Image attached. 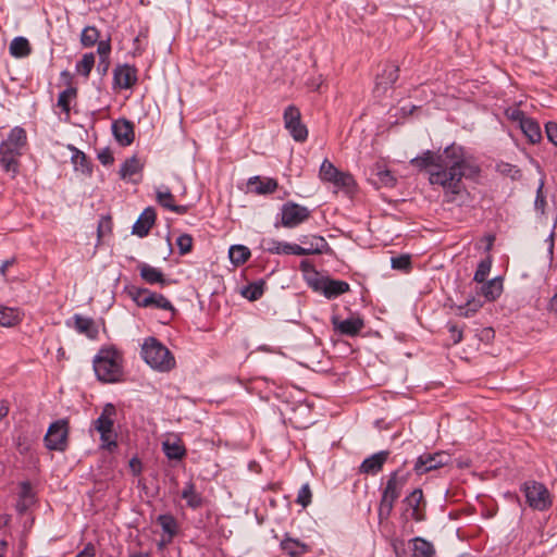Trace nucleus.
<instances>
[{
    "mask_svg": "<svg viewBox=\"0 0 557 557\" xmlns=\"http://www.w3.org/2000/svg\"><path fill=\"white\" fill-rule=\"evenodd\" d=\"M99 37L100 33L95 26H86L81 35V42L84 47H92Z\"/></svg>",
    "mask_w": 557,
    "mask_h": 557,
    "instance_id": "obj_39",
    "label": "nucleus"
},
{
    "mask_svg": "<svg viewBox=\"0 0 557 557\" xmlns=\"http://www.w3.org/2000/svg\"><path fill=\"white\" fill-rule=\"evenodd\" d=\"M519 127L532 144L541 140L542 133L540 125L533 119L527 116Z\"/></svg>",
    "mask_w": 557,
    "mask_h": 557,
    "instance_id": "obj_29",
    "label": "nucleus"
},
{
    "mask_svg": "<svg viewBox=\"0 0 557 557\" xmlns=\"http://www.w3.org/2000/svg\"><path fill=\"white\" fill-rule=\"evenodd\" d=\"M284 126L294 140L302 143L308 137V129L301 122L300 111L295 106H288L284 111Z\"/></svg>",
    "mask_w": 557,
    "mask_h": 557,
    "instance_id": "obj_10",
    "label": "nucleus"
},
{
    "mask_svg": "<svg viewBox=\"0 0 557 557\" xmlns=\"http://www.w3.org/2000/svg\"><path fill=\"white\" fill-rule=\"evenodd\" d=\"M163 451L169 459L180 460L185 455V449L178 443H163Z\"/></svg>",
    "mask_w": 557,
    "mask_h": 557,
    "instance_id": "obj_40",
    "label": "nucleus"
},
{
    "mask_svg": "<svg viewBox=\"0 0 557 557\" xmlns=\"http://www.w3.org/2000/svg\"><path fill=\"white\" fill-rule=\"evenodd\" d=\"M109 65H110L109 58H99L97 70L99 73L104 75L108 72Z\"/></svg>",
    "mask_w": 557,
    "mask_h": 557,
    "instance_id": "obj_61",
    "label": "nucleus"
},
{
    "mask_svg": "<svg viewBox=\"0 0 557 557\" xmlns=\"http://www.w3.org/2000/svg\"><path fill=\"white\" fill-rule=\"evenodd\" d=\"M263 248L265 251L273 255H295L298 256V245L281 242L276 239H267L263 242Z\"/></svg>",
    "mask_w": 557,
    "mask_h": 557,
    "instance_id": "obj_20",
    "label": "nucleus"
},
{
    "mask_svg": "<svg viewBox=\"0 0 557 557\" xmlns=\"http://www.w3.org/2000/svg\"><path fill=\"white\" fill-rule=\"evenodd\" d=\"M26 132L22 127H14L10 131L8 138L0 145V164L8 173L15 174L18 168V157L22 148L26 145Z\"/></svg>",
    "mask_w": 557,
    "mask_h": 557,
    "instance_id": "obj_3",
    "label": "nucleus"
},
{
    "mask_svg": "<svg viewBox=\"0 0 557 557\" xmlns=\"http://www.w3.org/2000/svg\"><path fill=\"white\" fill-rule=\"evenodd\" d=\"M96 549L91 543H88L84 549L78 553V557H95Z\"/></svg>",
    "mask_w": 557,
    "mask_h": 557,
    "instance_id": "obj_60",
    "label": "nucleus"
},
{
    "mask_svg": "<svg viewBox=\"0 0 557 557\" xmlns=\"http://www.w3.org/2000/svg\"><path fill=\"white\" fill-rule=\"evenodd\" d=\"M110 51V40H101L98 42L97 52L99 53V58H109Z\"/></svg>",
    "mask_w": 557,
    "mask_h": 557,
    "instance_id": "obj_57",
    "label": "nucleus"
},
{
    "mask_svg": "<svg viewBox=\"0 0 557 557\" xmlns=\"http://www.w3.org/2000/svg\"><path fill=\"white\" fill-rule=\"evenodd\" d=\"M143 168L141 161L136 156H132L121 164L120 177L124 181L131 180L133 175L140 173Z\"/></svg>",
    "mask_w": 557,
    "mask_h": 557,
    "instance_id": "obj_25",
    "label": "nucleus"
},
{
    "mask_svg": "<svg viewBox=\"0 0 557 557\" xmlns=\"http://www.w3.org/2000/svg\"><path fill=\"white\" fill-rule=\"evenodd\" d=\"M176 245L178 247L180 253L182 256L190 252L193 247V237L188 234H182L176 239Z\"/></svg>",
    "mask_w": 557,
    "mask_h": 557,
    "instance_id": "obj_46",
    "label": "nucleus"
},
{
    "mask_svg": "<svg viewBox=\"0 0 557 557\" xmlns=\"http://www.w3.org/2000/svg\"><path fill=\"white\" fill-rule=\"evenodd\" d=\"M338 170L331 163L329 160H324L320 166V177L323 181L332 183L336 175H338Z\"/></svg>",
    "mask_w": 557,
    "mask_h": 557,
    "instance_id": "obj_43",
    "label": "nucleus"
},
{
    "mask_svg": "<svg viewBox=\"0 0 557 557\" xmlns=\"http://www.w3.org/2000/svg\"><path fill=\"white\" fill-rule=\"evenodd\" d=\"M394 504L395 503H386L385 499H382L381 498V502H380V508H379V516L380 518H387L392 510H393V507H394Z\"/></svg>",
    "mask_w": 557,
    "mask_h": 557,
    "instance_id": "obj_58",
    "label": "nucleus"
},
{
    "mask_svg": "<svg viewBox=\"0 0 557 557\" xmlns=\"http://www.w3.org/2000/svg\"><path fill=\"white\" fill-rule=\"evenodd\" d=\"M466 306L469 308V311L472 312L474 315L480 308H482L483 302L480 299H476L474 297L467 300Z\"/></svg>",
    "mask_w": 557,
    "mask_h": 557,
    "instance_id": "obj_59",
    "label": "nucleus"
},
{
    "mask_svg": "<svg viewBox=\"0 0 557 557\" xmlns=\"http://www.w3.org/2000/svg\"><path fill=\"white\" fill-rule=\"evenodd\" d=\"M331 322L335 332L346 336L357 335L364 326L363 320L358 315H350L345 320L339 319L338 315H333Z\"/></svg>",
    "mask_w": 557,
    "mask_h": 557,
    "instance_id": "obj_13",
    "label": "nucleus"
},
{
    "mask_svg": "<svg viewBox=\"0 0 557 557\" xmlns=\"http://www.w3.org/2000/svg\"><path fill=\"white\" fill-rule=\"evenodd\" d=\"M74 323H75V330L81 333L85 334L86 336L94 338L97 334V329L95 326L94 321L90 318H85L82 315L76 314L74 317Z\"/></svg>",
    "mask_w": 557,
    "mask_h": 557,
    "instance_id": "obj_30",
    "label": "nucleus"
},
{
    "mask_svg": "<svg viewBox=\"0 0 557 557\" xmlns=\"http://www.w3.org/2000/svg\"><path fill=\"white\" fill-rule=\"evenodd\" d=\"M173 539H174V537H170V535H165V534H163V535H162V537H161V540H160V541H159V543H158V547H159V549H163V548H165L169 544H171V543H172Z\"/></svg>",
    "mask_w": 557,
    "mask_h": 557,
    "instance_id": "obj_64",
    "label": "nucleus"
},
{
    "mask_svg": "<svg viewBox=\"0 0 557 557\" xmlns=\"http://www.w3.org/2000/svg\"><path fill=\"white\" fill-rule=\"evenodd\" d=\"M506 116L512 121L517 122L519 125L522 123V121L527 117L523 111H521L518 108H508L506 110Z\"/></svg>",
    "mask_w": 557,
    "mask_h": 557,
    "instance_id": "obj_51",
    "label": "nucleus"
},
{
    "mask_svg": "<svg viewBox=\"0 0 557 557\" xmlns=\"http://www.w3.org/2000/svg\"><path fill=\"white\" fill-rule=\"evenodd\" d=\"M94 370L98 380L115 383L123 375L121 357L114 349H101L94 359Z\"/></svg>",
    "mask_w": 557,
    "mask_h": 557,
    "instance_id": "obj_4",
    "label": "nucleus"
},
{
    "mask_svg": "<svg viewBox=\"0 0 557 557\" xmlns=\"http://www.w3.org/2000/svg\"><path fill=\"white\" fill-rule=\"evenodd\" d=\"M182 498L186 500L187 506L191 509L201 507L203 503L202 496L196 491L193 482L186 483L182 491Z\"/></svg>",
    "mask_w": 557,
    "mask_h": 557,
    "instance_id": "obj_28",
    "label": "nucleus"
},
{
    "mask_svg": "<svg viewBox=\"0 0 557 557\" xmlns=\"http://www.w3.org/2000/svg\"><path fill=\"white\" fill-rule=\"evenodd\" d=\"M129 296L136 302L137 306L144 308H157L163 310L173 311L174 308L170 300H168L163 295L150 292L147 288L139 287H131L128 290Z\"/></svg>",
    "mask_w": 557,
    "mask_h": 557,
    "instance_id": "obj_5",
    "label": "nucleus"
},
{
    "mask_svg": "<svg viewBox=\"0 0 557 557\" xmlns=\"http://www.w3.org/2000/svg\"><path fill=\"white\" fill-rule=\"evenodd\" d=\"M398 66H396L395 64H387L384 67L382 74H380L376 78V91H380L382 89L384 92L387 88L392 87L398 79Z\"/></svg>",
    "mask_w": 557,
    "mask_h": 557,
    "instance_id": "obj_22",
    "label": "nucleus"
},
{
    "mask_svg": "<svg viewBox=\"0 0 557 557\" xmlns=\"http://www.w3.org/2000/svg\"><path fill=\"white\" fill-rule=\"evenodd\" d=\"M412 552L416 557H431L434 554L433 545L424 539L412 540Z\"/></svg>",
    "mask_w": 557,
    "mask_h": 557,
    "instance_id": "obj_36",
    "label": "nucleus"
},
{
    "mask_svg": "<svg viewBox=\"0 0 557 557\" xmlns=\"http://www.w3.org/2000/svg\"><path fill=\"white\" fill-rule=\"evenodd\" d=\"M299 240L301 245H298V256L321 255L330 250L327 242L322 236L304 235Z\"/></svg>",
    "mask_w": 557,
    "mask_h": 557,
    "instance_id": "obj_11",
    "label": "nucleus"
},
{
    "mask_svg": "<svg viewBox=\"0 0 557 557\" xmlns=\"http://www.w3.org/2000/svg\"><path fill=\"white\" fill-rule=\"evenodd\" d=\"M332 183L337 187H344V188L349 189L350 187L354 186L355 181H354L352 175H350L349 173L339 171L338 175H336V177L334 178V181Z\"/></svg>",
    "mask_w": 557,
    "mask_h": 557,
    "instance_id": "obj_47",
    "label": "nucleus"
},
{
    "mask_svg": "<svg viewBox=\"0 0 557 557\" xmlns=\"http://www.w3.org/2000/svg\"><path fill=\"white\" fill-rule=\"evenodd\" d=\"M456 314L462 318L472 317V312L469 311V308L465 305H460L456 307Z\"/></svg>",
    "mask_w": 557,
    "mask_h": 557,
    "instance_id": "obj_63",
    "label": "nucleus"
},
{
    "mask_svg": "<svg viewBox=\"0 0 557 557\" xmlns=\"http://www.w3.org/2000/svg\"><path fill=\"white\" fill-rule=\"evenodd\" d=\"M156 220V211L153 208H146L143 213L139 215L137 221L133 225V234L145 237L148 235L151 226L153 225Z\"/></svg>",
    "mask_w": 557,
    "mask_h": 557,
    "instance_id": "obj_18",
    "label": "nucleus"
},
{
    "mask_svg": "<svg viewBox=\"0 0 557 557\" xmlns=\"http://www.w3.org/2000/svg\"><path fill=\"white\" fill-rule=\"evenodd\" d=\"M18 322V313L16 310L8 307H0V325L13 326Z\"/></svg>",
    "mask_w": 557,
    "mask_h": 557,
    "instance_id": "obj_41",
    "label": "nucleus"
},
{
    "mask_svg": "<svg viewBox=\"0 0 557 557\" xmlns=\"http://www.w3.org/2000/svg\"><path fill=\"white\" fill-rule=\"evenodd\" d=\"M545 133L547 136V139L557 146V123L555 122H547L545 125Z\"/></svg>",
    "mask_w": 557,
    "mask_h": 557,
    "instance_id": "obj_52",
    "label": "nucleus"
},
{
    "mask_svg": "<svg viewBox=\"0 0 557 557\" xmlns=\"http://www.w3.org/2000/svg\"><path fill=\"white\" fill-rule=\"evenodd\" d=\"M21 497L30 498L32 497V486L28 482L21 483Z\"/></svg>",
    "mask_w": 557,
    "mask_h": 557,
    "instance_id": "obj_62",
    "label": "nucleus"
},
{
    "mask_svg": "<svg viewBox=\"0 0 557 557\" xmlns=\"http://www.w3.org/2000/svg\"><path fill=\"white\" fill-rule=\"evenodd\" d=\"M264 281H256L242 288V295L250 301L258 300L264 293Z\"/></svg>",
    "mask_w": 557,
    "mask_h": 557,
    "instance_id": "obj_33",
    "label": "nucleus"
},
{
    "mask_svg": "<svg viewBox=\"0 0 557 557\" xmlns=\"http://www.w3.org/2000/svg\"><path fill=\"white\" fill-rule=\"evenodd\" d=\"M523 491L529 506L533 509L543 511L550 507V494L544 484L535 481L527 482Z\"/></svg>",
    "mask_w": 557,
    "mask_h": 557,
    "instance_id": "obj_7",
    "label": "nucleus"
},
{
    "mask_svg": "<svg viewBox=\"0 0 557 557\" xmlns=\"http://www.w3.org/2000/svg\"><path fill=\"white\" fill-rule=\"evenodd\" d=\"M311 496L309 484H304L298 491L296 503L306 508L311 503Z\"/></svg>",
    "mask_w": 557,
    "mask_h": 557,
    "instance_id": "obj_49",
    "label": "nucleus"
},
{
    "mask_svg": "<svg viewBox=\"0 0 557 557\" xmlns=\"http://www.w3.org/2000/svg\"><path fill=\"white\" fill-rule=\"evenodd\" d=\"M282 549L287 553L290 557H300L308 549L307 545L300 543L298 540L287 537L281 543Z\"/></svg>",
    "mask_w": 557,
    "mask_h": 557,
    "instance_id": "obj_31",
    "label": "nucleus"
},
{
    "mask_svg": "<svg viewBox=\"0 0 557 557\" xmlns=\"http://www.w3.org/2000/svg\"><path fill=\"white\" fill-rule=\"evenodd\" d=\"M281 215L282 225L294 228L309 219L310 210L305 206L288 201L282 206Z\"/></svg>",
    "mask_w": 557,
    "mask_h": 557,
    "instance_id": "obj_9",
    "label": "nucleus"
},
{
    "mask_svg": "<svg viewBox=\"0 0 557 557\" xmlns=\"http://www.w3.org/2000/svg\"><path fill=\"white\" fill-rule=\"evenodd\" d=\"M496 171L504 176L510 177L512 181H518L522 176L517 165L507 162H498L496 164Z\"/></svg>",
    "mask_w": 557,
    "mask_h": 557,
    "instance_id": "obj_38",
    "label": "nucleus"
},
{
    "mask_svg": "<svg viewBox=\"0 0 557 557\" xmlns=\"http://www.w3.org/2000/svg\"><path fill=\"white\" fill-rule=\"evenodd\" d=\"M503 292V280L495 277L491 281L484 282L480 288V294L485 297L486 300H495L500 296Z\"/></svg>",
    "mask_w": 557,
    "mask_h": 557,
    "instance_id": "obj_26",
    "label": "nucleus"
},
{
    "mask_svg": "<svg viewBox=\"0 0 557 557\" xmlns=\"http://www.w3.org/2000/svg\"><path fill=\"white\" fill-rule=\"evenodd\" d=\"M156 196L158 203L163 208L178 214H185L187 212L186 206H177L174 203V197L168 188L164 190L157 189Z\"/></svg>",
    "mask_w": 557,
    "mask_h": 557,
    "instance_id": "obj_24",
    "label": "nucleus"
},
{
    "mask_svg": "<svg viewBox=\"0 0 557 557\" xmlns=\"http://www.w3.org/2000/svg\"><path fill=\"white\" fill-rule=\"evenodd\" d=\"M377 176L380 178V182L385 186H393L396 182L395 177L388 170L379 171Z\"/></svg>",
    "mask_w": 557,
    "mask_h": 557,
    "instance_id": "obj_53",
    "label": "nucleus"
},
{
    "mask_svg": "<svg viewBox=\"0 0 557 557\" xmlns=\"http://www.w3.org/2000/svg\"><path fill=\"white\" fill-rule=\"evenodd\" d=\"M95 65V54L92 52L85 53L81 61L76 63V73L88 77Z\"/></svg>",
    "mask_w": 557,
    "mask_h": 557,
    "instance_id": "obj_37",
    "label": "nucleus"
},
{
    "mask_svg": "<svg viewBox=\"0 0 557 557\" xmlns=\"http://www.w3.org/2000/svg\"><path fill=\"white\" fill-rule=\"evenodd\" d=\"M157 522L160 524L163 534L170 535V537H174L178 533V523L172 515H160L157 518Z\"/></svg>",
    "mask_w": 557,
    "mask_h": 557,
    "instance_id": "obj_32",
    "label": "nucleus"
},
{
    "mask_svg": "<svg viewBox=\"0 0 557 557\" xmlns=\"http://www.w3.org/2000/svg\"><path fill=\"white\" fill-rule=\"evenodd\" d=\"M410 163L419 171H425L429 183L443 188L449 200L465 189L463 178H474L481 172L474 157L455 143L436 151L425 150Z\"/></svg>",
    "mask_w": 557,
    "mask_h": 557,
    "instance_id": "obj_1",
    "label": "nucleus"
},
{
    "mask_svg": "<svg viewBox=\"0 0 557 557\" xmlns=\"http://www.w3.org/2000/svg\"><path fill=\"white\" fill-rule=\"evenodd\" d=\"M140 277L148 284H160L164 286L168 284V280L161 270L151 267L147 263H140L138 265Z\"/></svg>",
    "mask_w": 557,
    "mask_h": 557,
    "instance_id": "obj_23",
    "label": "nucleus"
},
{
    "mask_svg": "<svg viewBox=\"0 0 557 557\" xmlns=\"http://www.w3.org/2000/svg\"><path fill=\"white\" fill-rule=\"evenodd\" d=\"M72 162L75 166V170H81L82 173H90L91 169L87 161L86 154L77 149H74V153L72 156Z\"/></svg>",
    "mask_w": 557,
    "mask_h": 557,
    "instance_id": "obj_44",
    "label": "nucleus"
},
{
    "mask_svg": "<svg viewBox=\"0 0 557 557\" xmlns=\"http://www.w3.org/2000/svg\"><path fill=\"white\" fill-rule=\"evenodd\" d=\"M114 85L121 89H128L137 82V70L128 64L119 65L113 73Z\"/></svg>",
    "mask_w": 557,
    "mask_h": 557,
    "instance_id": "obj_16",
    "label": "nucleus"
},
{
    "mask_svg": "<svg viewBox=\"0 0 557 557\" xmlns=\"http://www.w3.org/2000/svg\"><path fill=\"white\" fill-rule=\"evenodd\" d=\"M326 276H319L318 272L312 270L311 274L306 276L308 285L318 293H321L320 286L324 285Z\"/></svg>",
    "mask_w": 557,
    "mask_h": 557,
    "instance_id": "obj_48",
    "label": "nucleus"
},
{
    "mask_svg": "<svg viewBox=\"0 0 557 557\" xmlns=\"http://www.w3.org/2000/svg\"><path fill=\"white\" fill-rule=\"evenodd\" d=\"M98 160L103 165H110V164L113 163L114 158H113V154L110 151V149L109 148H104V149H102L101 151L98 152Z\"/></svg>",
    "mask_w": 557,
    "mask_h": 557,
    "instance_id": "obj_54",
    "label": "nucleus"
},
{
    "mask_svg": "<svg viewBox=\"0 0 557 557\" xmlns=\"http://www.w3.org/2000/svg\"><path fill=\"white\" fill-rule=\"evenodd\" d=\"M321 294L327 299H334L349 290V284L341 280L325 278L324 285L320 286Z\"/></svg>",
    "mask_w": 557,
    "mask_h": 557,
    "instance_id": "obj_21",
    "label": "nucleus"
},
{
    "mask_svg": "<svg viewBox=\"0 0 557 557\" xmlns=\"http://www.w3.org/2000/svg\"><path fill=\"white\" fill-rule=\"evenodd\" d=\"M247 185L257 195H269L277 189V181L271 177L252 176Z\"/></svg>",
    "mask_w": 557,
    "mask_h": 557,
    "instance_id": "obj_19",
    "label": "nucleus"
},
{
    "mask_svg": "<svg viewBox=\"0 0 557 557\" xmlns=\"http://www.w3.org/2000/svg\"><path fill=\"white\" fill-rule=\"evenodd\" d=\"M392 268L396 270L407 271L410 268L411 260L408 255H401L398 257H393L392 260Z\"/></svg>",
    "mask_w": 557,
    "mask_h": 557,
    "instance_id": "obj_50",
    "label": "nucleus"
},
{
    "mask_svg": "<svg viewBox=\"0 0 557 557\" xmlns=\"http://www.w3.org/2000/svg\"><path fill=\"white\" fill-rule=\"evenodd\" d=\"M228 257L233 264L240 265L250 257V250L243 245H234L228 250Z\"/></svg>",
    "mask_w": 557,
    "mask_h": 557,
    "instance_id": "obj_34",
    "label": "nucleus"
},
{
    "mask_svg": "<svg viewBox=\"0 0 557 557\" xmlns=\"http://www.w3.org/2000/svg\"><path fill=\"white\" fill-rule=\"evenodd\" d=\"M407 480L408 474H400L399 471L392 472L383 490L382 499H385L388 504L395 503L400 496Z\"/></svg>",
    "mask_w": 557,
    "mask_h": 557,
    "instance_id": "obj_12",
    "label": "nucleus"
},
{
    "mask_svg": "<svg viewBox=\"0 0 557 557\" xmlns=\"http://www.w3.org/2000/svg\"><path fill=\"white\" fill-rule=\"evenodd\" d=\"M423 500V492L421 488L413 490L405 499V504L412 509V518L420 520L419 506Z\"/></svg>",
    "mask_w": 557,
    "mask_h": 557,
    "instance_id": "obj_35",
    "label": "nucleus"
},
{
    "mask_svg": "<svg viewBox=\"0 0 557 557\" xmlns=\"http://www.w3.org/2000/svg\"><path fill=\"white\" fill-rule=\"evenodd\" d=\"M491 265L490 260H482L476 268L473 280L478 283H484L491 271Z\"/></svg>",
    "mask_w": 557,
    "mask_h": 557,
    "instance_id": "obj_45",
    "label": "nucleus"
},
{
    "mask_svg": "<svg viewBox=\"0 0 557 557\" xmlns=\"http://www.w3.org/2000/svg\"><path fill=\"white\" fill-rule=\"evenodd\" d=\"M9 51L12 57L21 59L28 57L32 52V48L27 38L18 36L11 41Z\"/></svg>",
    "mask_w": 557,
    "mask_h": 557,
    "instance_id": "obj_27",
    "label": "nucleus"
},
{
    "mask_svg": "<svg viewBox=\"0 0 557 557\" xmlns=\"http://www.w3.org/2000/svg\"><path fill=\"white\" fill-rule=\"evenodd\" d=\"M542 188H543V183H541V185L537 188L534 206H535L536 210H540L541 213H544V208H545L546 201H545V197L543 196Z\"/></svg>",
    "mask_w": 557,
    "mask_h": 557,
    "instance_id": "obj_56",
    "label": "nucleus"
},
{
    "mask_svg": "<svg viewBox=\"0 0 557 557\" xmlns=\"http://www.w3.org/2000/svg\"><path fill=\"white\" fill-rule=\"evenodd\" d=\"M141 358L153 370L166 373L176 366L173 354L156 337H147L141 344Z\"/></svg>",
    "mask_w": 557,
    "mask_h": 557,
    "instance_id": "obj_2",
    "label": "nucleus"
},
{
    "mask_svg": "<svg viewBox=\"0 0 557 557\" xmlns=\"http://www.w3.org/2000/svg\"><path fill=\"white\" fill-rule=\"evenodd\" d=\"M449 461L450 456L445 451L423 453L417 458L413 465V471L417 475H423L430 471L447 466Z\"/></svg>",
    "mask_w": 557,
    "mask_h": 557,
    "instance_id": "obj_8",
    "label": "nucleus"
},
{
    "mask_svg": "<svg viewBox=\"0 0 557 557\" xmlns=\"http://www.w3.org/2000/svg\"><path fill=\"white\" fill-rule=\"evenodd\" d=\"M389 456L388 450H381L366 458L359 468L361 473L376 474L380 472Z\"/></svg>",
    "mask_w": 557,
    "mask_h": 557,
    "instance_id": "obj_17",
    "label": "nucleus"
},
{
    "mask_svg": "<svg viewBox=\"0 0 557 557\" xmlns=\"http://www.w3.org/2000/svg\"><path fill=\"white\" fill-rule=\"evenodd\" d=\"M112 133L121 146H129L134 141V125L126 119H119L112 123Z\"/></svg>",
    "mask_w": 557,
    "mask_h": 557,
    "instance_id": "obj_14",
    "label": "nucleus"
},
{
    "mask_svg": "<svg viewBox=\"0 0 557 557\" xmlns=\"http://www.w3.org/2000/svg\"><path fill=\"white\" fill-rule=\"evenodd\" d=\"M69 423L65 419L54 421L48 428L45 445L49 450L63 451L67 446Z\"/></svg>",
    "mask_w": 557,
    "mask_h": 557,
    "instance_id": "obj_6",
    "label": "nucleus"
},
{
    "mask_svg": "<svg viewBox=\"0 0 557 557\" xmlns=\"http://www.w3.org/2000/svg\"><path fill=\"white\" fill-rule=\"evenodd\" d=\"M114 412L115 409L113 405L108 404L102 413L95 421V429L100 433L102 442H109L112 440L113 419L111 416L114 414Z\"/></svg>",
    "mask_w": 557,
    "mask_h": 557,
    "instance_id": "obj_15",
    "label": "nucleus"
},
{
    "mask_svg": "<svg viewBox=\"0 0 557 557\" xmlns=\"http://www.w3.org/2000/svg\"><path fill=\"white\" fill-rule=\"evenodd\" d=\"M76 97V89L75 88H67L60 92L58 97V107L62 109L63 112L66 114L70 113V101Z\"/></svg>",
    "mask_w": 557,
    "mask_h": 557,
    "instance_id": "obj_42",
    "label": "nucleus"
},
{
    "mask_svg": "<svg viewBox=\"0 0 557 557\" xmlns=\"http://www.w3.org/2000/svg\"><path fill=\"white\" fill-rule=\"evenodd\" d=\"M448 331L454 344H458L462 341V330L459 329L456 324H448Z\"/></svg>",
    "mask_w": 557,
    "mask_h": 557,
    "instance_id": "obj_55",
    "label": "nucleus"
}]
</instances>
